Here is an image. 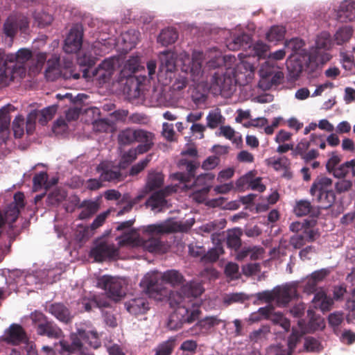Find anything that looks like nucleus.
I'll list each match as a JSON object with an SVG mask.
<instances>
[{
    "mask_svg": "<svg viewBox=\"0 0 355 355\" xmlns=\"http://www.w3.org/2000/svg\"><path fill=\"white\" fill-rule=\"evenodd\" d=\"M58 105L54 104L46 108H44L37 113L32 112L31 113L36 114V119H38V122L42 125H45L48 123V121H51L55 112L58 111Z\"/></svg>",
    "mask_w": 355,
    "mask_h": 355,
    "instance_id": "nucleus-35",
    "label": "nucleus"
},
{
    "mask_svg": "<svg viewBox=\"0 0 355 355\" xmlns=\"http://www.w3.org/2000/svg\"><path fill=\"white\" fill-rule=\"evenodd\" d=\"M49 312L55 316L58 320L66 322V309L64 304H52L49 307Z\"/></svg>",
    "mask_w": 355,
    "mask_h": 355,
    "instance_id": "nucleus-54",
    "label": "nucleus"
},
{
    "mask_svg": "<svg viewBox=\"0 0 355 355\" xmlns=\"http://www.w3.org/2000/svg\"><path fill=\"white\" fill-rule=\"evenodd\" d=\"M200 314L198 309L192 311L189 310L184 306H179L174 312L168 316L167 321V327L171 330H178L183 326L184 323H192L195 322Z\"/></svg>",
    "mask_w": 355,
    "mask_h": 355,
    "instance_id": "nucleus-5",
    "label": "nucleus"
},
{
    "mask_svg": "<svg viewBox=\"0 0 355 355\" xmlns=\"http://www.w3.org/2000/svg\"><path fill=\"white\" fill-rule=\"evenodd\" d=\"M28 27V21L23 15L15 14L9 16L3 25V31L6 36L13 38L18 30L26 31Z\"/></svg>",
    "mask_w": 355,
    "mask_h": 355,
    "instance_id": "nucleus-10",
    "label": "nucleus"
},
{
    "mask_svg": "<svg viewBox=\"0 0 355 355\" xmlns=\"http://www.w3.org/2000/svg\"><path fill=\"white\" fill-rule=\"evenodd\" d=\"M67 125L66 124V111L64 112V116L58 118L54 122L52 126V131L57 136H63L66 132Z\"/></svg>",
    "mask_w": 355,
    "mask_h": 355,
    "instance_id": "nucleus-52",
    "label": "nucleus"
},
{
    "mask_svg": "<svg viewBox=\"0 0 355 355\" xmlns=\"http://www.w3.org/2000/svg\"><path fill=\"white\" fill-rule=\"evenodd\" d=\"M355 159L346 162L330 171H327L328 173L333 174L336 178H344L347 174L350 171L352 173V176H355Z\"/></svg>",
    "mask_w": 355,
    "mask_h": 355,
    "instance_id": "nucleus-29",
    "label": "nucleus"
},
{
    "mask_svg": "<svg viewBox=\"0 0 355 355\" xmlns=\"http://www.w3.org/2000/svg\"><path fill=\"white\" fill-rule=\"evenodd\" d=\"M48 67L45 70V77L49 81H54L61 76V70L59 68V58L49 60L47 62Z\"/></svg>",
    "mask_w": 355,
    "mask_h": 355,
    "instance_id": "nucleus-38",
    "label": "nucleus"
},
{
    "mask_svg": "<svg viewBox=\"0 0 355 355\" xmlns=\"http://www.w3.org/2000/svg\"><path fill=\"white\" fill-rule=\"evenodd\" d=\"M83 27L80 24L71 26L67 35V53H77L83 46Z\"/></svg>",
    "mask_w": 355,
    "mask_h": 355,
    "instance_id": "nucleus-11",
    "label": "nucleus"
},
{
    "mask_svg": "<svg viewBox=\"0 0 355 355\" xmlns=\"http://www.w3.org/2000/svg\"><path fill=\"white\" fill-rule=\"evenodd\" d=\"M33 188L38 190L44 187L46 190L50 188V184L48 182V174L46 172H40L37 173L33 178Z\"/></svg>",
    "mask_w": 355,
    "mask_h": 355,
    "instance_id": "nucleus-50",
    "label": "nucleus"
},
{
    "mask_svg": "<svg viewBox=\"0 0 355 355\" xmlns=\"http://www.w3.org/2000/svg\"><path fill=\"white\" fill-rule=\"evenodd\" d=\"M87 98V96L83 94H79L76 96L72 95L71 93L67 94V99L73 104V107L68 108L67 121L76 120L80 116L81 107L84 100Z\"/></svg>",
    "mask_w": 355,
    "mask_h": 355,
    "instance_id": "nucleus-21",
    "label": "nucleus"
},
{
    "mask_svg": "<svg viewBox=\"0 0 355 355\" xmlns=\"http://www.w3.org/2000/svg\"><path fill=\"white\" fill-rule=\"evenodd\" d=\"M33 18H35V21L37 24V26L40 28H43L51 24L53 20L51 14L46 13L43 11L35 12V15H33Z\"/></svg>",
    "mask_w": 355,
    "mask_h": 355,
    "instance_id": "nucleus-53",
    "label": "nucleus"
},
{
    "mask_svg": "<svg viewBox=\"0 0 355 355\" xmlns=\"http://www.w3.org/2000/svg\"><path fill=\"white\" fill-rule=\"evenodd\" d=\"M225 220H214L209 222L200 227L201 232L211 234V240L212 242L215 243L216 240L219 239L218 236L220 235L218 232L223 229L225 227Z\"/></svg>",
    "mask_w": 355,
    "mask_h": 355,
    "instance_id": "nucleus-31",
    "label": "nucleus"
},
{
    "mask_svg": "<svg viewBox=\"0 0 355 355\" xmlns=\"http://www.w3.org/2000/svg\"><path fill=\"white\" fill-rule=\"evenodd\" d=\"M152 160V155L149 154L146 155V158L140 160L138 163L135 164L134 166L130 168V175H136L139 173H140L141 171H144L145 168H146L147 166H148V164Z\"/></svg>",
    "mask_w": 355,
    "mask_h": 355,
    "instance_id": "nucleus-59",
    "label": "nucleus"
},
{
    "mask_svg": "<svg viewBox=\"0 0 355 355\" xmlns=\"http://www.w3.org/2000/svg\"><path fill=\"white\" fill-rule=\"evenodd\" d=\"M180 168L187 171V173H176L174 178L177 180L183 183H189L191 180L196 177V171L199 168V162L193 160H187V159H181L179 162Z\"/></svg>",
    "mask_w": 355,
    "mask_h": 355,
    "instance_id": "nucleus-14",
    "label": "nucleus"
},
{
    "mask_svg": "<svg viewBox=\"0 0 355 355\" xmlns=\"http://www.w3.org/2000/svg\"><path fill=\"white\" fill-rule=\"evenodd\" d=\"M211 186H206L201 187L199 189H196L193 192L192 198L196 202L202 203L206 200V197L210 191Z\"/></svg>",
    "mask_w": 355,
    "mask_h": 355,
    "instance_id": "nucleus-63",
    "label": "nucleus"
},
{
    "mask_svg": "<svg viewBox=\"0 0 355 355\" xmlns=\"http://www.w3.org/2000/svg\"><path fill=\"white\" fill-rule=\"evenodd\" d=\"M208 69H218L211 79V90L215 95H230L233 90V78L224 73L221 67L225 65V57L216 55L206 64Z\"/></svg>",
    "mask_w": 355,
    "mask_h": 355,
    "instance_id": "nucleus-3",
    "label": "nucleus"
},
{
    "mask_svg": "<svg viewBox=\"0 0 355 355\" xmlns=\"http://www.w3.org/2000/svg\"><path fill=\"white\" fill-rule=\"evenodd\" d=\"M202 293V284L196 282H187L180 288V294L186 297H197L201 295Z\"/></svg>",
    "mask_w": 355,
    "mask_h": 355,
    "instance_id": "nucleus-32",
    "label": "nucleus"
},
{
    "mask_svg": "<svg viewBox=\"0 0 355 355\" xmlns=\"http://www.w3.org/2000/svg\"><path fill=\"white\" fill-rule=\"evenodd\" d=\"M269 332L268 327L263 326L261 328L253 331L249 335V339L253 343H258L259 340L266 338V336Z\"/></svg>",
    "mask_w": 355,
    "mask_h": 355,
    "instance_id": "nucleus-64",
    "label": "nucleus"
},
{
    "mask_svg": "<svg viewBox=\"0 0 355 355\" xmlns=\"http://www.w3.org/2000/svg\"><path fill=\"white\" fill-rule=\"evenodd\" d=\"M162 281L167 283L171 286H178L183 284L184 277L178 270H166L161 275Z\"/></svg>",
    "mask_w": 355,
    "mask_h": 355,
    "instance_id": "nucleus-34",
    "label": "nucleus"
},
{
    "mask_svg": "<svg viewBox=\"0 0 355 355\" xmlns=\"http://www.w3.org/2000/svg\"><path fill=\"white\" fill-rule=\"evenodd\" d=\"M24 194L21 192H17L14 195V200L15 203V206L10 208L6 211V220L11 223H13L17 220L19 214H20V211L18 207H24Z\"/></svg>",
    "mask_w": 355,
    "mask_h": 355,
    "instance_id": "nucleus-27",
    "label": "nucleus"
},
{
    "mask_svg": "<svg viewBox=\"0 0 355 355\" xmlns=\"http://www.w3.org/2000/svg\"><path fill=\"white\" fill-rule=\"evenodd\" d=\"M336 19L341 23L353 21L355 19V2L352 0L341 2L337 10Z\"/></svg>",
    "mask_w": 355,
    "mask_h": 355,
    "instance_id": "nucleus-19",
    "label": "nucleus"
},
{
    "mask_svg": "<svg viewBox=\"0 0 355 355\" xmlns=\"http://www.w3.org/2000/svg\"><path fill=\"white\" fill-rule=\"evenodd\" d=\"M138 129L134 130L127 128L118 134V143L121 146L131 145L136 140Z\"/></svg>",
    "mask_w": 355,
    "mask_h": 355,
    "instance_id": "nucleus-39",
    "label": "nucleus"
},
{
    "mask_svg": "<svg viewBox=\"0 0 355 355\" xmlns=\"http://www.w3.org/2000/svg\"><path fill=\"white\" fill-rule=\"evenodd\" d=\"M215 246L205 252L202 256L201 261L204 263H211L218 261L219 256L224 253L220 239L215 241Z\"/></svg>",
    "mask_w": 355,
    "mask_h": 355,
    "instance_id": "nucleus-30",
    "label": "nucleus"
},
{
    "mask_svg": "<svg viewBox=\"0 0 355 355\" xmlns=\"http://www.w3.org/2000/svg\"><path fill=\"white\" fill-rule=\"evenodd\" d=\"M33 53L22 48L16 53L6 55L0 51V82L8 77H23L26 71L24 64L33 59Z\"/></svg>",
    "mask_w": 355,
    "mask_h": 355,
    "instance_id": "nucleus-2",
    "label": "nucleus"
},
{
    "mask_svg": "<svg viewBox=\"0 0 355 355\" xmlns=\"http://www.w3.org/2000/svg\"><path fill=\"white\" fill-rule=\"evenodd\" d=\"M15 107L11 104H8L0 109V134L2 137H7L9 127H10V112L14 111Z\"/></svg>",
    "mask_w": 355,
    "mask_h": 355,
    "instance_id": "nucleus-26",
    "label": "nucleus"
},
{
    "mask_svg": "<svg viewBox=\"0 0 355 355\" xmlns=\"http://www.w3.org/2000/svg\"><path fill=\"white\" fill-rule=\"evenodd\" d=\"M190 225L181 221H172L171 220L161 223H155L144 227L143 232L151 236L147 240L142 241L144 249L151 253L164 254L167 252L168 246L164 242L154 235L167 234L177 232H187Z\"/></svg>",
    "mask_w": 355,
    "mask_h": 355,
    "instance_id": "nucleus-1",
    "label": "nucleus"
},
{
    "mask_svg": "<svg viewBox=\"0 0 355 355\" xmlns=\"http://www.w3.org/2000/svg\"><path fill=\"white\" fill-rule=\"evenodd\" d=\"M215 175L211 173H202L201 175H198L193 180V182L191 185H189L188 182L186 183L187 187H205L206 186H210V183L214 180Z\"/></svg>",
    "mask_w": 355,
    "mask_h": 355,
    "instance_id": "nucleus-46",
    "label": "nucleus"
},
{
    "mask_svg": "<svg viewBox=\"0 0 355 355\" xmlns=\"http://www.w3.org/2000/svg\"><path fill=\"white\" fill-rule=\"evenodd\" d=\"M54 230L58 239H62L66 241V220L60 219L59 216H55V223Z\"/></svg>",
    "mask_w": 355,
    "mask_h": 355,
    "instance_id": "nucleus-60",
    "label": "nucleus"
},
{
    "mask_svg": "<svg viewBox=\"0 0 355 355\" xmlns=\"http://www.w3.org/2000/svg\"><path fill=\"white\" fill-rule=\"evenodd\" d=\"M252 55L258 58V59H266L268 56L269 46L262 41H258L252 46Z\"/></svg>",
    "mask_w": 355,
    "mask_h": 355,
    "instance_id": "nucleus-49",
    "label": "nucleus"
},
{
    "mask_svg": "<svg viewBox=\"0 0 355 355\" xmlns=\"http://www.w3.org/2000/svg\"><path fill=\"white\" fill-rule=\"evenodd\" d=\"M309 193L313 200L318 203L319 208L327 209L331 207L336 200L332 180L329 178L319 176L312 183Z\"/></svg>",
    "mask_w": 355,
    "mask_h": 355,
    "instance_id": "nucleus-4",
    "label": "nucleus"
},
{
    "mask_svg": "<svg viewBox=\"0 0 355 355\" xmlns=\"http://www.w3.org/2000/svg\"><path fill=\"white\" fill-rule=\"evenodd\" d=\"M159 59V73H172L175 69V53L166 51L161 53Z\"/></svg>",
    "mask_w": 355,
    "mask_h": 355,
    "instance_id": "nucleus-24",
    "label": "nucleus"
},
{
    "mask_svg": "<svg viewBox=\"0 0 355 355\" xmlns=\"http://www.w3.org/2000/svg\"><path fill=\"white\" fill-rule=\"evenodd\" d=\"M65 193L64 191L55 189L49 193L47 197V203L49 205H58L64 200Z\"/></svg>",
    "mask_w": 355,
    "mask_h": 355,
    "instance_id": "nucleus-55",
    "label": "nucleus"
},
{
    "mask_svg": "<svg viewBox=\"0 0 355 355\" xmlns=\"http://www.w3.org/2000/svg\"><path fill=\"white\" fill-rule=\"evenodd\" d=\"M95 229H91L89 226H78L76 230V238L80 242L89 239L94 234Z\"/></svg>",
    "mask_w": 355,
    "mask_h": 355,
    "instance_id": "nucleus-61",
    "label": "nucleus"
},
{
    "mask_svg": "<svg viewBox=\"0 0 355 355\" xmlns=\"http://www.w3.org/2000/svg\"><path fill=\"white\" fill-rule=\"evenodd\" d=\"M96 171L100 174V180L104 182H116L121 180L120 170L112 167L107 162H102L96 167Z\"/></svg>",
    "mask_w": 355,
    "mask_h": 355,
    "instance_id": "nucleus-17",
    "label": "nucleus"
},
{
    "mask_svg": "<svg viewBox=\"0 0 355 355\" xmlns=\"http://www.w3.org/2000/svg\"><path fill=\"white\" fill-rule=\"evenodd\" d=\"M252 44V36L245 33L234 34L230 39L226 42L227 48L232 51L240 49H250Z\"/></svg>",
    "mask_w": 355,
    "mask_h": 355,
    "instance_id": "nucleus-16",
    "label": "nucleus"
},
{
    "mask_svg": "<svg viewBox=\"0 0 355 355\" xmlns=\"http://www.w3.org/2000/svg\"><path fill=\"white\" fill-rule=\"evenodd\" d=\"M82 71L84 78H96L99 84H103L110 80L114 71V61L112 59H105L98 67L92 69L84 68Z\"/></svg>",
    "mask_w": 355,
    "mask_h": 355,
    "instance_id": "nucleus-7",
    "label": "nucleus"
},
{
    "mask_svg": "<svg viewBox=\"0 0 355 355\" xmlns=\"http://www.w3.org/2000/svg\"><path fill=\"white\" fill-rule=\"evenodd\" d=\"M206 120H207V127L212 130L224 123V117L222 116L219 109H215L209 112L207 116H206Z\"/></svg>",
    "mask_w": 355,
    "mask_h": 355,
    "instance_id": "nucleus-45",
    "label": "nucleus"
},
{
    "mask_svg": "<svg viewBox=\"0 0 355 355\" xmlns=\"http://www.w3.org/2000/svg\"><path fill=\"white\" fill-rule=\"evenodd\" d=\"M46 60V53H37V54L33 55V58L31 60V61L33 62V65L31 67V69H32L35 73L38 72L42 68Z\"/></svg>",
    "mask_w": 355,
    "mask_h": 355,
    "instance_id": "nucleus-58",
    "label": "nucleus"
},
{
    "mask_svg": "<svg viewBox=\"0 0 355 355\" xmlns=\"http://www.w3.org/2000/svg\"><path fill=\"white\" fill-rule=\"evenodd\" d=\"M353 29L350 26H343L336 31L334 34V41L337 45H341L349 41L352 37Z\"/></svg>",
    "mask_w": 355,
    "mask_h": 355,
    "instance_id": "nucleus-44",
    "label": "nucleus"
},
{
    "mask_svg": "<svg viewBox=\"0 0 355 355\" xmlns=\"http://www.w3.org/2000/svg\"><path fill=\"white\" fill-rule=\"evenodd\" d=\"M31 319L36 329L37 334L49 338H58L61 336V329L51 322L42 312H34L31 315Z\"/></svg>",
    "mask_w": 355,
    "mask_h": 355,
    "instance_id": "nucleus-6",
    "label": "nucleus"
},
{
    "mask_svg": "<svg viewBox=\"0 0 355 355\" xmlns=\"http://www.w3.org/2000/svg\"><path fill=\"white\" fill-rule=\"evenodd\" d=\"M164 182V175L158 171L154 170L150 171L146 180V189L148 191H152L159 189Z\"/></svg>",
    "mask_w": 355,
    "mask_h": 355,
    "instance_id": "nucleus-28",
    "label": "nucleus"
},
{
    "mask_svg": "<svg viewBox=\"0 0 355 355\" xmlns=\"http://www.w3.org/2000/svg\"><path fill=\"white\" fill-rule=\"evenodd\" d=\"M175 346V338L171 337L164 342L159 344L155 349V355H171Z\"/></svg>",
    "mask_w": 355,
    "mask_h": 355,
    "instance_id": "nucleus-47",
    "label": "nucleus"
},
{
    "mask_svg": "<svg viewBox=\"0 0 355 355\" xmlns=\"http://www.w3.org/2000/svg\"><path fill=\"white\" fill-rule=\"evenodd\" d=\"M15 137L21 138L24 135V119L21 116H17L12 123Z\"/></svg>",
    "mask_w": 355,
    "mask_h": 355,
    "instance_id": "nucleus-62",
    "label": "nucleus"
},
{
    "mask_svg": "<svg viewBox=\"0 0 355 355\" xmlns=\"http://www.w3.org/2000/svg\"><path fill=\"white\" fill-rule=\"evenodd\" d=\"M275 300L279 306H286L291 300V295L293 294V289L291 287H280L277 286L274 288Z\"/></svg>",
    "mask_w": 355,
    "mask_h": 355,
    "instance_id": "nucleus-33",
    "label": "nucleus"
},
{
    "mask_svg": "<svg viewBox=\"0 0 355 355\" xmlns=\"http://www.w3.org/2000/svg\"><path fill=\"white\" fill-rule=\"evenodd\" d=\"M178 34L175 28H164L159 34L157 41L164 46H167L170 44H174L177 41Z\"/></svg>",
    "mask_w": 355,
    "mask_h": 355,
    "instance_id": "nucleus-36",
    "label": "nucleus"
},
{
    "mask_svg": "<svg viewBox=\"0 0 355 355\" xmlns=\"http://www.w3.org/2000/svg\"><path fill=\"white\" fill-rule=\"evenodd\" d=\"M118 256V248L114 244L103 239L96 240L90 250V257L98 262L115 259Z\"/></svg>",
    "mask_w": 355,
    "mask_h": 355,
    "instance_id": "nucleus-9",
    "label": "nucleus"
},
{
    "mask_svg": "<svg viewBox=\"0 0 355 355\" xmlns=\"http://www.w3.org/2000/svg\"><path fill=\"white\" fill-rule=\"evenodd\" d=\"M78 336L94 349H98L101 345L98 334L96 331H86L83 329H78Z\"/></svg>",
    "mask_w": 355,
    "mask_h": 355,
    "instance_id": "nucleus-41",
    "label": "nucleus"
},
{
    "mask_svg": "<svg viewBox=\"0 0 355 355\" xmlns=\"http://www.w3.org/2000/svg\"><path fill=\"white\" fill-rule=\"evenodd\" d=\"M26 339V334L23 327L18 324H11L2 338L3 341L12 345H18L24 343Z\"/></svg>",
    "mask_w": 355,
    "mask_h": 355,
    "instance_id": "nucleus-13",
    "label": "nucleus"
},
{
    "mask_svg": "<svg viewBox=\"0 0 355 355\" xmlns=\"http://www.w3.org/2000/svg\"><path fill=\"white\" fill-rule=\"evenodd\" d=\"M135 141L139 143L137 146V151L139 152V154L148 153L155 145V134L150 131L139 129Z\"/></svg>",
    "mask_w": 355,
    "mask_h": 355,
    "instance_id": "nucleus-18",
    "label": "nucleus"
},
{
    "mask_svg": "<svg viewBox=\"0 0 355 355\" xmlns=\"http://www.w3.org/2000/svg\"><path fill=\"white\" fill-rule=\"evenodd\" d=\"M319 207H315L307 200H298L295 201L293 207V213L298 217L309 215L312 217H318Z\"/></svg>",
    "mask_w": 355,
    "mask_h": 355,
    "instance_id": "nucleus-22",
    "label": "nucleus"
},
{
    "mask_svg": "<svg viewBox=\"0 0 355 355\" xmlns=\"http://www.w3.org/2000/svg\"><path fill=\"white\" fill-rule=\"evenodd\" d=\"M222 322V320L219 319L218 316H206L197 322L196 325L202 331L207 332L211 330L212 327L218 326Z\"/></svg>",
    "mask_w": 355,
    "mask_h": 355,
    "instance_id": "nucleus-43",
    "label": "nucleus"
},
{
    "mask_svg": "<svg viewBox=\"0 0 355 355\" xmlns=\"http://www.w3.org/2000/svg\"><path fill=\"white\" fill-rule=\"evenodd\" d=\"M124 282L118 277L103 275L98 280L99 288L105 290L108 297L117 301L125 295Z\"/></svg>",
    "mask_w": 355,
    "mask_h": 355,
    "instance_id": "nucleus-8",
    "label": "nucleus"
},
{
    "mask_svg": "<svg viewBox=\"0 0 355 355\" xmlns=\"http://www.w3.org/2000/svg\"><path fill=\"white\" fill-rule=\"evenodd\" d=\"M203 54L202 52H194L192 59L188 65H184L183 71L190 74L193 82H198L202 76Z\"/></svg>",
    "mask_w": 355,
    "mask_h": 355,
    "instance_id": "nucleus-12",
    "label": "nucleus"
},
{
    "mask_svg": "<svg viewBox=\"0 0 355 355\" xmlns=\"http://www.w3.org/2000/svg\"><path fill=\"white\" fill-rule=\"evenodd\" d=\"M77 208L82 209L79 215H78V218L80 220H87L98 211L100 208V202L98 199L95 200H84L77 204Z\"/></svg>",
    "mask_w": 355,
    "mask_h": 355,
    "instance_id": "nucleus-20",
    "label": "nucleus"
},
{
    "mask_svg": "<svg viewBox=\"0 0 355 355\" xmlns=\"http://www.w3.org/2000/svg\"><path fill=\"white\" fill-rule=\"evenodd\" d=\"M146 292L149 295L153 296L155 294L158 295H164L165 290L162 287V284L158 282L156 276H151L146 278Z\"/></svg>",
    "mask_w": 355,
    "mask_h": 355,
    "instance_id": "nucleus-40",
    "label": "nucleus"
},
{
    "mask_svg": "<svg viewBox=\"0 0 355 355\" xmlns=\"http://www.w3.org/2000/svg\"><path fill=\"white\" fill-rule=\"evenodd\" d=\"M286 29L284 26H271L270 29L266 34V38L270 42H277L284 39Z\"/></svg>",
    "mask_w": 355,
    "mask_h": 355,
    "instance_id": "nucleus-42",
    "label": "nucleus"
},
{
    "mask_svg": "<svg viewBox=\"0 0 355 355\" xmlns=\"http://www.w3.org/2000/svg\"><path fill=\"white\" fill-rule=\"evenodd\" d=\"M315 219H305L303 222L294 221L290 224L289 230L293 232H303L308 227H315Z\"/></svg>",
    "mask_w": 355,
    "mask_h": 355,
    "instance_id": "nucleus-51",
    "label": "nucleus"
},
{
    "mask_svg": "<svg viewBox=\"0 0 355 355\" xmlns=\"http://www.w3.org/2000/svg\"><path fill=\"white\" fill-rule=\"evenodd\" d=\"M312 304L315 309H319L322 312H327L331 310L334 301L324 291H320L315 293L312 300Z\"/></svg>",
    "mask_w": 355,
    "mask_h": 355,
    "instance_id": "nucleus-25",
    "label": "nucleus"
},
{
    "mask_svg": "<svg viewBox=\"0 0 355 355\" xmlns=\"http://www.w3.org/2000/svg\"><path fill=\"white\" fill-rule=\"evenodd\" d=\"M125 307L132 315H144L149 310V304L143 297L133 298L125 302Z\"/></svg>",
    "mask_w": 355,
    "mask_h": 355,
    "instance_id": "nucleus-23",
    "label": "nucleus"
},
{
    "mask_svg": "<svg viewBox=\"0 0 355 355\" xmlns=\"http://www.w3.org/2000/svg\"><path fill=\"white\" fill-rule=\"evenodd\" d=\"M174 187H166L164 189L153 193L146 202V207H151L152 210L162 209L167 204L165 198L175 192Z\"/></svg>",
    "mask_w": 355,
    "mask_h": 355,
    "instance_id": "nucleus-15",
    "label": "nucleus"
},
{
    "mask_svg": "<svg viewBox=\"0 0 355 355\" xmlns=\"http://www.w3.org/2000/svg\"><path fill=\"white\" fill-rule=\"evenodd\" d=\"M243 232L240 229H232L227 232V245L228 248L233 249L236 252L241 245V236Z\"/></svg>",
    "mask_w": 355,
    "mask_h": 355,
    "instance_id": "nucleus-37",
    "label": "nucleus"
},
{
    "mask_svg": "<svg viewBox=\"0 0 355 355\" xmlns=\"http://www.w3.org/2000/svg\"><path fill=\"white\" fill-rule=\"evenodd\" d=\"M93 130L96 132H107L112 128V123L108 119H96L92 121Z\"/></svg>",
    "mask_w": 355,
    "mask_h": 355,
    "instance_id": "nucleus-57",
    "label": "nucleus"
},
{
    "mask_svg": "<svg viewBox=\"0 0 355 355\" xmlns=\"http://www.w3.org/2000/svg\"><path fill=\"white\" fill-rule=\"evenodd\" d=\"M254 179L255 174L253 173V171H250L246 174L243 175V176L240 177L239 179L236 180V188L240 191H243L247 188V187L250 185V182H252Z\"/></svg>",
    "mask_w": 355,
    "mask_h": 355,
    "instance_id": "nucleus-56",
    "label": "nucleus"
},
{
    "mask_svg": "<svg viewBox=\"0 0 355 355\" xmlns=\"http://www.w3.org/2000/svg\"><path fill=\"white\" fill-rule=\"evenodd\" d=\"M267 165L271 166L275 171L284 170L289 168L290 160L286 157H281L279 158H268L266 160Z\"/></svg>",
    "mask_w": 355,
    "mask_h": 355,
    "instance_id": "nucleus-48",
    "label": "nucleus"
}]
</instances>
